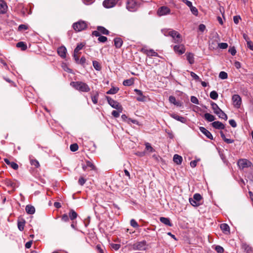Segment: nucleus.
<instances>
[{"mask_svg": "<svg viewBox=\"0 0 253 253\" xmlns=\"http://www.w3.org/2000/svg\"><path fill=\"white\" fill-rule=\"evenodd\" d=\"M70 84L72 87L80 91L87 92L90 90L89 86L86 83L82 82H72Z\"/></svg>", "mask_w": 253, "mask_h": 253, "instance_id": "1", "label": "nucleus"}, {"mask_svg": "<svg viewBox=\"0 0 253 253\" xmlns=\"http://www.w3.org/2000/svg\"><path fill=\"white\" fill-rule=\"evenodd\" d=\"M106 98L108 101V103L112 107L117 109L120 112H122L123 111V107L118 102H117L116 100H114L110 96H106Z\"/></svg>", "mask_w": 253, "mask_h": 253, "instance_id": "2", "label": "nucleus"}, {"mask_svg": "<svg viewBox=\"0 0 253 253\" xmlns=\"http://www.w3.org/2000/svg\"><path fill=\"white\" fill-rule=\"evenodd\" d=\"M202 196L200 194L196 193L193 198H189V202L194 207H198L201 205Z\"/></svg>", "mask_w": 253, "mask_h": 253, "instance_id": "3", "label": "nucleus"}, {"mask_svg": "<svg viewBox=\"0 0 253 253\" xmlns=\"http://www.w3.org/2000/svg\"><path fill=\"white\" fill-rule=\"evenodd\" d=\"M73 27L76 32H80L87 28V24L85 21L80 20L74 23Z\"/></svg>", "mask_w": 253, "mask_h": 253, "instance_id": "4", "label": "nucleus"}, {"mask_svg": "<svg viewBox=\"0 0 253 253\" xmlns=\"http://www.w3.org/2000/svg\"><path fill=\"white\" fill-rule=\"evenodd\" d=\"M168 34L173 39L175 42L180 43L182 41L181 35L176 31H169Z\"/></svg>", "mask_w": 253, "mask_h": 253, "instance_id": "5", "label": "nucleus"}, {"mask_svg": "<svg viewBox=\"0 0 253 253\" xmlns=\"http://www.w3.org/2000/svg\"><path fill=\"white\" fill-rule=\"evenodd\" d=\"M170 9L166 6H162L160 7L157 10V14L159 16H165L170 14Z\"/></svg>", "mask_w": 253, "mask_h": 253, "instance_id": "6", "label": "nucleus"}, {"mask_svg": "<svg viewBox=\"0 0 253 253\" xmlns=\"http://www.w3.org/2000/svg\"><path fill=\"white\" fill-rule=\"evenodd\" d=\"M134 250L144 251L146 249V242L145 241L137 242L132 245Z\"/></svg>", "mask_w": 253, "mask_h": 253, "instance_id": "7", "label": "nucleus"}, {"mask_svg": "<svg viewBox=\"0 0 253 253\" xmlns=\"http://www.w3.org/2000/svg\"><path fill=\"white\" fill-rule=\"evenodd\" d=\"M126 8L130 11H134L137 8V4L134 0H128L126 2Z\"/></svg>", "mask_w": 253, "mask_h": 253, "instance_id": "8", "label": "nucleus"}, {"mask_svg": "<svg viewBox=\"0 0 253 253\" xmlns=\"http://www.w3.org/2000/svg\"><path fill=\"white\" fill-rule=\"evenodd\" d=\"M232 100L233 101V105L235 107L239 108L240 106L241 103V98L239 95H233L232 96Z\"/></svg>", "mask_w": 253, "mask_h": 253, "instance_id": "9", "label": "nucleus"}, {"mask_svg": "<svg viewBox=\"0 0 253 253\" xmlns=\"http://www.w3.org/2000/svg\"><path fill=\"white\" fill-rule=\"evenodd\" d=\"M173 50L175 52L179 54H182L185 51V48L183 44H178L174 46Z\"/></svg>", "mask_w": 253, "mask_h": 253, "instance_id": "10", "label": "nucleus"}, {"mask_svg": "<svg viewBox=\"0 0 253 253\" xmlns=\"http://www.w3.org/2000/svg\"><path fill=\"white\" fill-rule=\"evenodd\" d=\"M116 3V0H105L103 2V5L105 7L110 8L115 6Z\"/></svg>", "mask_w": 253, "mask_h": 253, "instance_id": "11", "label": "nucleus"}, {"mask_svg": "<svg viewBox=\"0 0 253 253\" xmlns=\"http://www.w3.org/2000/svg\"><path fill=\"white\" fill-rule=\"evenodd\" d=\"M250 163L246 159H241L238 162V165L241 169L248 167Z\"/></svg>", "mask_w": 253, "mask_h": 253, "instance_id": "12", "label": "nucleus"}, {"mask_svg": "<svg viewBox=\"0 0 253 253\" xmlns=\"http://www.w3.org/2000/svg\"><path fill=\"white\" fill-rule=\"evenodd\" d=\"M57 53L61 57L65 58L66 56L67 49L65 46H61L58 48Z\"/></svg>", "mask_w": 253, "mask_h": 253, "instance_id": "13", "label": "nucleus"}, {"mask_svg": "<svg viewBox=\"0 0 253 253\" xmlns=\"http://www.w3.org/2000/svg\"><path fill=\"white\" fill-rule=\"evenodd\" d=\"M4 162L11 168L14 170H17L18 169V165L14 162H10L8 159H4Z\"/></svg>", "mask_w": 253, "mask_h": 253, "instance_id": "14", "label": "nucleus"}, {"mask_svg": "<svg viewBox=\"0 0 253 253\" xmlns=\"http://www.w3.org/2000/svg\"><path fill=\"white\" fill-rule=\"evenodd\" d=\"M211 125H212V127H213L214 128H215L216 129H223L225 128V126L223 125V124H222V123H221L219 121L213 122L211 124Z\"/></svg>", "mask_w": 253, "mask_h": 253, "instance_id": "15", "label": "nucleus"}, {"mask_svg": "<svg viewBox=\"0 0 253 253\" xmlns=\"http://www.w3.org/2000/svg\"><path fill=\"white\" fill-rule=\"evenodd\" d=\"M200 130L203 134H204L207 137V138L211 140L213 139V137L211 133L206 128H205L204 127H200Z\"/></svg>", "mask_w": 253, "mask_h": 253, "instance_id": "16", "label": "nucleus"}, {"mask_svg": "<svg viewBox=\"0 0 253 253\" xmlns=\"http://www.w3.org/2000/svg\"><path fill=\"white\" fill-rule=\"evenodd\" d=\"M142 51L146 54L147 56H158V54L155 52L153 49H142Z\"/></svg>", "mask_w": 253, "mask_h": 253, "instance_id": "17", "label": "nucleus"}, {"mask_svg": "<svg viewBox=\"0 0 253 253\" xmlns=\"http://www.w3.org/2000/svg\"><path fill=\"white\" fill-rule=\"evenodd\" d=\"M7 8L6 3L2 0H0V13L4 14L6 13Z\"/></svg>", "mask_w": 253, "mask_h": 253, "instance_id": "18", "label": "nucleus"}, {"mask_svg": "<svg viewBox=\"0 0 253 253\" xmlns=\"http://www.w3.org/2000/svg\"><path fill=\"white\" fill-rule=\"evenodd\" d=\"M134 91L139 96V97H137V100L139 101H144L145 100V96H143L142 91L138 89H135Z\"/></svg>", "mask_w": 253, "mask_h": 253, "instance_id": "19", "label": "nucleus"}, {"mask_svg": "<svg viewBox=\"0 0 253 253\" xmlns=\"http://www.w3.org/2000/svg\"><path fill=\"white\" fill-rule=\"evenodd\" d=\"M171 117L175 120L181 122L182 123H186V119L185 118L178 116L175 114H171Z\"/></svg>", "mask_w": 253, "mask_h": 253, "instance_id": "20", "label": "nucleus"}, {"mask_svg": "<svg viewBox=\"0 0 253 253\" xmlns=\"http://www.w3.org/2000/svg\"><path fill=\"white\" fill-rule=\"evenodd\" d=\"M114 45L117 48H120L123 43V40L120 38H116L114 40Z\"/></svg>", "mask_w": 253, "mask_h": 253, "instance_id": "21", "label": "nucleus"}, {"mask_svg": "<svg viewBox=\"0 0 253 253\" xmlns=\"http://www.w3.org/2000/svg\"><path fill=\"white\" fill-rule=\"evenodd\" d=\"M220 228L225 234H229L230 233V228L229 225L226 223H222L220 225Z\"/></svg>", "mask_w": 253, "mask_h": 253, "instance_id": "22", "label": "nucleus"}, {"mask_svg": "<svg viewBox=\"0 0 253 253\" xmlns=\"http://www.w3.org/2000/svg\"><path fill=\"white\" fill-rule=\"evenodd\" d=\"M29 160L31 165L35 166L37 168L40 166L38 161L34 159L32 156H29Z\"/></svg>", "mask_w": 253, "mask_h": 253, "instance_id": "23", "label": "nucleus"}, {"mask_svg": "<svg viewBox=\"0 0 253 253\" xmlns=\"http://www.w3.org/2000/svg\"><path fill=\"white\" fill-rule=\"evenodd\" d=\"M182 157L179 155L175 154L173 156V161L177 165H180L182 162Z\"/></svg>", "mask_w": 253, "mask_h": 253, "instance_id": "24", "label": "nucleus"}, {"mask_svg": "<svg viewBox=\"0 0 253 253\" xmlns=\"http://www.w3.org/2000/svg\"><path fill=\"white\" fill-rule=\"evenodd\" d=\"M160 220L162 223H164L166 225H168L170 227L172 226V224L170 222V220L169 218L161 217L160 218Z\"/></svg>", "mask_w": 253, "mask_h": 253, "instance_id": "25", "label": "nucleus"}, {"mask_svg": "<svg viewBox=\"0 0 253 253\" xmlns=\"http://www.w3.org/2000/svg\"><path fill=\"white\" fill-rule=\"evenodd\" d=\"M186 59L190 64H193L194 63V54L191 52L187 53L186 54Z\"/></svg>", "mask_w": 253, "mask_h": 253, "instance_id": "26", "label": "nucleus"}, {"mask_svg": "<svg viewBox=\"0 0 253 253\" xmlns=\"http://www.w3.org/2000/svg\"><path fill=\"white\" fill-rule=\"evenodd\" d=\"M204 118L208 122H211L215 120V117L210 113H207L204 114Z\"/></svg>", "mask_w": 253, "mask_h": 253, "instance_id": "27", "label": "nucleus"}, {"mask_svg": "<svg viewBox=\"0 0 253 253\" xmlns=\"http://www.w3.org/2000/svg\"><path fill=\"white\" fill-rule=\"evenodd\" d=\"M219 118L222 119L224 120H227V115L221 110L220 109L216 114Z\"/></svg>", "mask_w": 253, "mask_h": 253, "instance_id": "28", "label": "nucleus"}, {"mask_svg": "<svg viewBox=\"0 0 253 253\" xmlns=\"http://www.w3.org/2000/svg\"><path fill=\"white\" fill-rule=\"evenodd\" d=\"M25 210L27 213L30 214H34L35 212V209L34 207L31 205H27L26 207Z\"/></svg>", "mask_w": 253, "mask_h": 253, "instance_id": "29", "label": "nucleus"}, {"mask_svg": "<svg viewBox=\"0 0 253 253\" xmlns=\"http://www.w3.org/2000/svg\"><path fill=\"white\" fill-rule=\"evenodd\" d=\"M97 30L99 31L100 34H102L106 35H108L109 34V31L104 27L98 26Z\"/></svg>", "mask_w": 253, "mask_h": 253, "instance_id": "30", "label": "nucleus"}, {"mask_svg": "<svg viewBox=\"0 0 253 253\" xmlns=\"http://www.w3.org/2000/svg\"><path fill=\"white\" fill-rule=\"evenodd\" d=\"M25 224V221L22 219L21 220H19L18 221V228L19 230L21 231H23L24 229Z\"/></svg>", "mask_w": 253, "mask_h": 253, "instance_id": "31", "label": "nucleus"}, {"mask_svg": "<svg viewBox=\"0 0 253 253\" xmlns=\"http://www.w3.org/2000/svg\"><path fill=\"white\" fill-rule=\"evenodd\" d=\"M123 85L125 86H130L134 84V79L130 78L129 79L126 80L123 82Z\"/></svg>", "mask_w": 253, "mask_h": 253, "instance_id": "32", "label": "nucleus"}, {"mask_svg": "<svg viewBox=\"0 0 253 253\" xmlns=\"http://www.w3.org/2000/svg\"><path fill=\"white\" fill-rule=\"evenodd\" d=\"M78 214L74 210H71L69 213V216L71 220H74L77 218Z\"/></svg>", "mask_w": 253, "mask_h": 253, "instance_id": "33", "label": "nucleus"}, {"mask_svg": "<svg viewBox=\"0 0 253 253\" xmlns=\"http://www.w3.org/2000/svg\"><path fill=\"white\" fill-rule=\"evenodd\" d=\"M16 46L21 48L22 50H25L27 49V45L23 42H20L17 43Z\"/></svg>", "mask_w": 253, "mask_h": 253, "instance_id": "34", "label": "nucleus"}, {"mask_svg": "<svg viewBox=\"0 0 253 253\" xmlns=\"http://www.w3.org/2000/svg\"><path fill=\"white\" fill-rule=\"evenodd\" d=\"M211 105L214 114H216L220 109H221L214 102H212Z\"/></svg>", "mask_w": 253, "mask_h": 253, "instance_id": "35", "label": "nucleus"}, {"mask_svg": "<svg viewBox=\"0 0 253 253\" xmlns=\"http://www.w3.org/2000/svg\"><path fill=\"white\" fill-rule=\"evenodd\" d=\"M93 66L94 69L97 71H100L101 69V66L100 63L97 61H93Z\"/></svg>", "mask_w": 253, "mask_h": 253, "instance_id": "36", "label": "nucleus"}, {"mask_svg": "<svg viewBox=\"0 0 253 253\" xmlns=\"http://www.w3.org/2000/svg\"><path fill=\"white\" fill-rule=\"evenodd\" d=\"M210 96L211 99L216 100L218 98V95L216 91L213 90L211 92Z\"/></svg>", "mask_w": 253, "mask_h": 253, "instance_id": "37", "label": "nucleus"}, {"mask_svg": "<svg viewBox=\"0 0 253 253\" xmlns=\"http://www.w3.org/2000/svg\"><path fill=\"white\" fill-rule=\"evenodd\" d=\"M119 90V88L117 87H112L110 90L107 92L108 94H114L117 93Z\"/></svg>", "mask_w": 253, "mask_h": 253, "instance_id": "38", "label": "nucleus"}, {"mask_svg": "<svg viewBox=\"0 0 253 253\" xmlns=\"http://www.w3.org/2000/svg\"><path fill=\"white\" fill-rule=\"evenodd\" d=\"M84 46V44L81 43L80 44H78L77 46V47L74 49V53H78L79 51L81 50L83 47Z\"/></svg>", "mask_w": 253, "mask_h": 253, "instance_id": "39", "label": "nucleus"}, {"mask_svg": "<svg viewBox=\"0 0 253 253\" xmlns=\"http://www.w3.org/2000/svg\"><path fill=\"white\" fill-rule=\"evenodd\" d=\"M98 96H99V94L97 92L96 93V94L93 95V96H91V100H92V102L94 104H96L98 102Z\"/></svg>", "mask_w": 253, "mask_h": 253, "instance_id": "40", "label": "nucleus"}, {"mask_svg": "<svg viewBox=\"0 0 253 253\" xmlns=\"http://www.w3.org/2000/svg\"><path fill=\"white\" fill-rule=\"evenodd\" d=\"M146 149L149 151V152H153L154 151V149L151 146L150 144L148 142H147L145 144Z\"/></svg>", "mask_w": 253, "mask_h": 253, "instance_id": "41", "label": "nucleus"}, {"mask_svg": "<svg viewBox=\"0 0 253 253\" xmlns=\"http://www.w3.org/2000/svg\"><path fill=\"white\" fill-rule=\"evenodd\" d=\"M70 148L71 151L75 152L78 150L79 146L77 143H74L70 145Z\"/></svg>", "mask_w": 253, "mask_h": 253, "instance_id": "42", "label": "nucleus"}, {"mask_svg": "<svg viewBox=\"0 0 253 253\" xmlns=\"http://www.w3.org/2000/svg\"><path fill=\"white\" fill-rule=\"evenodd\" d=\"M190 9V10L191 11V12L195 16H197L198 14V9L197 8L195 7V6H193L192 5V6L191 7H189Z\"/></svg>", "mask_w": 253, "mask_h": 253, "instance_id": "43", "label": "nucleus"}, {"mask_svg": "<svg viewBox=\"0 0 253 253\" xmlns=\"http://www.w3.org/2000/svg\"><path fill=\"white\" fill-rule=\"evenodd\" d=\"M219 77L221 79H226L228 77V75L227 74V73L224 72V71H221L220 72L219 74Z\"/></svg>", "mask_w": 253, "mask_h": 253, "instance_id": "44", "label": "nucleus"}, {"mask_svg": "<svg viewBox=\"0 0 253 253\" xmlns=\"http://www.w3.org/2000/svg\"><path fill=\"white\" fill-rule=\"evenodd\" d=\"M86 166L87 168H90L92 170H95V167L94 165L90 161H87L86 162Z\"/></svg>", "mask_w": 253, "mask_h": 253, "instance_id": "45", "label": "nucleus"}, {"mask_svg": "<svg viewBox=\"0 0 253 253\" xmlns=\"http://www.w3.org/2000/svg\"><path fill=\"white\" fill-rule=\"evenodd\" d=\"M218 47L221 49H226L228 47V44L225 42L218 43Z\"/></svg>", "mask_w": 253, "mask_h": 253, "instance_id": "46", "label": "nucleus"}, {"mask_svg": "<svg viewBox=\"0 0 253 253\" xmlns=\"http://www.w3.org/2000/svg\"><path fill=\"white\" fill-rule=\"evenodd\" d=\"M130 225L134 228H138L139 225L137 222L133 219H132L130 222Z\"/></svg>", "mask_w": 253, "mask_h": 253, "instance_id": "47", "label": "nucleus"}, {"mask_svg": "<svg viewBox=\"0 0 253 253\" xmlns=\"http://www.w3.org/2000/svg\"><path fill=\"white\" fill-rule=\"evenodd\" d=\"M215 250L218 253H222L224 252V249L220 246H216L215 247Z\"/></svg>", "mask_w": 253, "mask_h": 253, "instance_id": "48", "label": "nucleus"}, {"mask_svg": "<svg viewBox=\"0 0 253 253\" xmlns=\"http://www.w3.org/2000/svg\"><path fill=\"white\" fill-rule=\"evenodd\" d=\"M28 26L24 24H21L19 26L18 30L19 31H22L23 30H26L28 29Z\"/></svg>", "mask_w": 253, "mask_h": 253, "instance_id": "49", "label": "nucleus"}, {"mask_svg": "<svg viewBox=\"0 0 253 253\" xmlns=\"http://www.w3.org/2000/svg\"><path fill=\"white\" fill-rule=\"evenodd\" d=\"M228 52L231 53L232 55H235L236 53V50L235 47H230L228 49Z\"/></svg>", "mask_w": 253, "mask_h": 253, "instance_id": "50", "label": "nucleus"}, {"mask_svg": "<svg viewBox=\"0 0 253 253\" xmlns=\"http://www.w3.org/2000/svg\"><path fill=\"white\" fill-rule=\"evenodd\" d=\"M98 41L100 42H105L107 41V38L105 36H100L98 38Z\"/></svg>", "mask_w": 253, "mask_h": 253, "instance_id": "51", "label": "nucleus"}, {"mask_svg": "<svg viewBox=\"0 0 253 253\" xmlns=\"http://www.w3.org/2000/svg\"><path fill=\"white\" fill-rule=\"evenodd\" d=\"M191 101L194 104H199V100L195 96H192L190 99Z\"/></svg>", "mask_w": 253, "mask_h": 253, "instance_id": "52", "label": "nucleus"}, {"mask_svg": "<svg viewBox=\"0 0 253 253\" xmlns=\"http://www.w3.org/2000/svg\"><path fill=\"white\" fill-rule=\"evenodd\" d=\"M190 75L192 78H193L195 80L201 81V79L195 73L193 72H190Z\"/></svg>", "mask_w": 253, "mask_h": 253, "instance_id": "53", "label": "nucleus"}, {"mask_svg": "<svg viewBox=\"0 0 253 253\" xmlns=\"http://www.w3.org/2000/svg\"><path fill=\"white\" fill-rule=\"evenodd\" d=\"M85 182L86 179L83 177H81L78 180V183L81 185H83Z\"/></svg>", "mask_w": 253, "mask_h": 253, "instance_id": "54", "label": "nucleus"}, {"mask_svg": "<svg viewBox=\"0 0 253 253\" xmlns=\"http://www.w3.org/2000/svg\"><path fill=\"white\" fill-rule=\"evenodd\" d=\"M240 20H241V17L240 16H234L233 17L234 22L236 24L239 23Z\"/></svg>", "mask_w": 253, "mask_h": 253, "instance_id": "55", "label": "nucleus"}, {"mask_svg": "<svg viewBox=\"0 0 253 253\" xmlns=\"http://www.w3.org/2000/svg\"><path fill=\"white\" fill-rule=\"evenodd\" d=\"M229 123L230 125H231L233 127H236L237 126V124L235 120L231 119L229 121Z\"/></svg>", "mask_w": 253, "mask_h": 253, "instance_id": "56", "label": "nucleus"}, {"mask_svg": "<svg viewBox=\"0 0 253 253\" xmlns=\"http://www.w3.org/2000/svg\"><path fill=\"white\" fill-rule=\"evenodd\" d=\"M120 113H121L120 112H119L118 110V111H116V110H114L112 111V115L114 117H116V118H117V117H119V116H120Z\"/></svg>", "mask_w": 253, "mask_h": 253, "instance_id": "57", "label": "nucleus"}, {"mask_svg": "<svg viewBox=\"0 0 253 253\" xmlns=\"http://www.w3.org/2000/svg\"><path fill=\"white\" fill-rule=\"evenodd\" d=\"M111 247L113 249H114L116 251H117L120 249L121 246L119 244H113L111 245Z\"/></svg>", "mask_w": 253, "mask_h": 253, "instance_id": "58", "label": "nucleus"}, {"mask_svg": "<svg viewBox=\"0 0 253 253\" xmlns=\"http://www.w3.org/2000/svg\"><path fill=\"white\" fill-rule=\"evenodd\" d=\"M169 101L170 103L176 104V99L174 96H170L169 97Z\"/></svg>", "mask_w": 253, "mask_h": 253, "instance_id": "59", "label": "nucleus"}, {"mask_svg": "<svg viewBox=\"0 0 253 253\" xmlns=\"http://www.w3.org/2000/svg\"><path fill=\"white\" fill-rule=\"evenodd\" d=\"M247 43L248 47L253 51V42L251 41H248V42Z\"/></svg>", "mask_w": 253, "mask_h": 253, "instance_id": "60", "label": "nucleus"}, {"mask_svg": "<svg viewBox=\"0 0 253 253\" xmlns=\"http://www.w3.org/2000/svg\"><path fill=\"white\" fill-rule=\"evenodd\" d=\"M199 161V160H194V161H191L190 163V166L192 168H195L197 166V162Z\"/></svg>", "mask_w": 253, "mask_h": 253, "instance_id": "61", "label": "nucleus"}, {"mask_svg": "<svg viewBox=\"0 0 253 253\" xmlns=\"http://www.w3.org/2000/svg\"><path fill=\"white\" fill-rule=\"evenodd\" d=\"M86 61L85 58L84 56L82 57L81 59L79 60L78 64H80L81 65H84Z\"/></svg>", "mask_w": 253, "mask_h": 253, "instance_id": "62", "label": "nucleus"}, {"mask_svg": "<svg viewBox=\"0 0 253 253\" xmlns=\"http://www.w3.org/2000/svg\"><path fill=\"white\" fill-rule=\"evenodd\" d=\"M206 29V26L204 24H201L199 26V30L201 32H204Z\"/></svg>", "mask_w": 253, "mask_h": 253, "instance_id": "63", "label": "nucleus"}, {"mask_svg": "<svg viewBox=\"0 0 253 253\" xmlns=\"http://www.w3.org/2000/svg\"><path fill=\"white\" fill-rule=\"evenodd\" d=\"M62 220L63 221L67 222L69 220V216L66 214H64L62 216Z\"/></svg>", "mask_w": 253, "mask_h": 253, "instance_id": "64", "label": "nucleus"}]
</instances>
